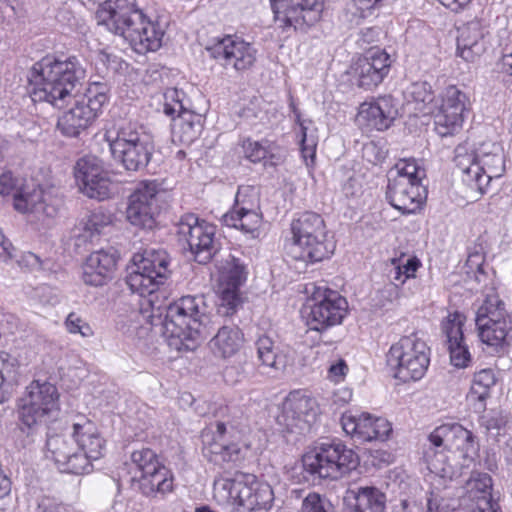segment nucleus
<instances>
[{
  "mask_svg": "<svg viewBox=\"0 0 512 512\" xmlns=\"http://www.w3.org/2000/svg\"><path fill=\"white\" fill-rule=\"evenodd\" d=\"M465 316L460 312L449 313L442 321V332L446 336L451 364L458 368L467 367L471 355L464 343L463 325Z\"/></svg>",
  "mask_w": 512,
  "mask_h": 512,
  "instance_id": "nucleus-31",
  "label": "nucleus"
},
{
  "mask_svg": "<svg viewBox=\"0 0 512 512\" xmlns=\"http://www.w3.org/2000/svg\"><path fill=\"white\" fill-rule=\"evenodd\" d=\"M65 325L70 333H79L83 337H89L93 334V331L89 324H87L79 315H77L74 312H71L67 316Z\"/></svg>",
  "mask_w": 512,
  "mask_h": 512,
  "instance_id": "nucleus-54",
  "label": "nucleus"
},
{
  "mask_svg": "<svg viewBox=\"0 0 512 512\" xmlns=\"http://www.w3.org/2000/svg\"><path fill=\"white\" fill-rule=\"evenodd\" d=\"M246 280L244 265L229 255L219 268L217 313L223 317L233 316L242 306L239 288Z\"/></svg>",
  "mask_w": 512,
  "mask_h": 512,
  "instance_id": "nucleus-18",
  "label": "nucleus"
},
{
  "mask_svg": "<svg viewBox=\"0 0 512 512\" xmlns=\"http://www.w3.org/2000/svg\"><path fill=\"white\" fill-rule=\"evenodd\" d=\"M492 486L489 474L472 472L457 507L447 510L448 506L439 503L436 498H428V512H498L499 505L492 498Z\"/></svg>",
  "mask_w": 512,
  "mask_h": 512,
  "instance_id": "nucleus-16",
  "label": "nucleus"
},
{
  "mask_svg": "<svg viewBox=\"0 0 512 512\" xmlns=\"http://www.w3.org/2000/svg\"><path fill=\"white\" fill-rule=\"evenodd\" d=\"M13 246L0 231V263H6L13 257Z\"/></svg>",
  "mask_w": 512,
  "mask_h": 512,
  "instance_id": "nucleus-59",
  "label": "nucleus"
},
{
  "mask_svg": "<svg viewBox=\"0 0 512 512\" xmlns=\"http://www.w3.org/2000/svg\"><path fill=\"white\" fill-rule=\"evenodd\" d=\"M170 262L165 250L145 249L133 256L125 282L133 293L142 297L152 295L170 277Z\"/></svg>",
  "mask_w": 512,
  "mask_h": 512,
  "instance_id": "nucleus-8",
  "label": "nucleus"
},
{
  "mask_svg": "<svg viewBox=\"0 0 512 512\" xmlns=\"http://www.w3.org/2000/svg\"><path fill=\"white\" fill-rule=\"evenodd\" d=\"M135 475L131 478V487L146 497L164 496L173 491L172 471L159 460L155 451L143 447L130 455Z\"/></svg>",
  "mask_w": 512,
  "mask_h": 512,
  "instance_id": "nucleus-11",
  "label": "nucleus"
},
{
  "mask_svg": "<svg viewBox=\"0 0 512 512\" xmlns=\"http://www.w3.org/2000/svg\"><path fill=\"white\" fill-rule=\"evenodd\" d=\"M397 116V109L390 96L380 97L373 102L361 104L358 121L366 122L378 131L388 129Z\"/></svg>",
  "mask_w": 512,
  "mask_h": 512,
  "instance_id": "nucleus-35",
  "label": "nucleus"
},
{
  "mask_svg": "<svg viewBox=\"0 0 512 512\" xmlns=\"http://www.w3.org/2000/svg\"><path fill=\"white\" fill-rule=\"evenodd\" d=\"M257 359L264 367L272 368L275 371H283L288 364L287 354L275 341L267 336L261 335L255 341Z\"/></svg>",
  "mask_w": 512,
  "mask_h": 512,
  "instance_id": "nucleus-39",
  "label": "nucleus"
},
{
  "mask_svg": "<svg viewBox=\"0 0 512 512\" xmlns=\"http://www.w3.org/2000/svg\"><path fill=\"white\" fill-rule=\"evenodd\" d=\"M269 146L268 156L263 160L264 167H277L285 160V152L275 144L268 141Z\"/></svg>",
  "mask_w": 512,
  "mask_h": 512,
  "instance_id": "nucleus-55",
  "label": "nucleus"
},
{
  "mask_svg": "<svg viewBox=\"0 0 512 512\" xmlns=\"http://www.w3.org/2000/svg\"><path fill=\"white\" fill-rule=\"evenodd\" d=\"M58 391L49 382L33 381L20 400L19 419L28 429L46 424L57 416Z\"/></svg>",
  "mask_w": 512,
  "mask_h": 512,
  "instance_id": "nucleus-15",
  "label": "nucleus"
},
{
  "mask_svg": "<svg viewBox=\"0 0 512 512\" xmlns=\"http://www.w3.org/2000/svg\"><path fill=\"white\" fill-rule=\"evenodd\" d=\"M75 438L64 434H48L46 440L47 457L51 458L58 468L65 473L85 474L88 462L85 457L77 456Z\"/></svg>",
  "mask_w": 512,
  "mask_h": 512,
  "instance_id": "nucleus-25",
  "label": "nucleus"
},
{
  "mask_svg": "<svg viewBox=\"0 0 512 512\" xmlns=\"http://www.w3.org/2000/svg\"><path fill=\"white\" fill-rule=\"evenodd\" d=\"M347 365L344 360H339L336 364H333L329 368V373L333 377L340 378L345 375Z\"/></svg>",
  "mask_w": 512,
  "mask_h": 512,
  "instance_id": "nucleus-64",
  "label": "nucleus"
},
{
  "mask_svg": "<svg viewBox=\"0 0 512 512\" xmlns=\"http://www.w3.org/2000/svg\"><path fill=\"white\" fill-rule=\"evenodd\" d=\"M411 94L413 95L415 101L418 102H431L433 100L432 92L430 91V86L427 83H415L412 85Z\"/></svg>",
  "mask_w": 512,
  "mask_h": 512,
  "instance_id": "nucleus-58",
  "label": "nucleus"
},
{
  "mask_svg": "<svg viewBox=\"0 0 512 512\" xmlns=\"http://www.w3.org/2000/svg\"><path fill=\"white\" fill-rule=\"evenodd\" d=\"M216 227L200 220L195 214L187 213L176 223V234L180 241L188 244L195 261L208 263L219 251L215 239Z\"/></svg>",
  "mask_w": 512,
  "mask_h": 512,
  "instance_id": "nucleus-17",
  "label": "nucleus"
},
{
  "mask_svg": "<svg viewBox=\"0 0 512 512\" xmlns=\"http://www.w3.org/2000/svg\"><path fill=\"white\" fill-rule=\"evenodd\" d=\"M341 424L347 435L360 442L385 441L392 432V425L387 419L365 412L345 413L342 415Z\"/></svg>",
  "mask_w": 512,
  "mask_h": 512,
  "instance_id": "nucleus-24",
  "label": "nucleus"
},
{
  "mask_svg": "<svg viewBox=\"0 0 512 512\" xmlns=\"http://www.w3.org/2000/svg\"><path fill=\"white\" fill-rule=\"evenodd\" d=\"M85 73L84 67L75 56L65 60L44 57L31 70V98L34 102H46L61 109L71 101L73 91L84 79Z\"/></svg>",
  "mask_w": 512,
  "mask_h": 512,
  "instance_id": "nucleus-3",
  "label": "nucleus"
},
{
  "mask_svg": "<svg viewBox=\"0 0 512 512\" xmlns=\"http://www.w3.org/2000/svg\"><path fill=\"white\" fill-rule=\"evenodd\" d=\"M316 401L308 396L290 395L283 403L277 423L290 433H304L315 422Z\"/></svg>",
  "mask_w": 512,
  "mask_h": 512,
  "instance_id": "nucleus-23",
  "label": "nucleus"
},
{
  "mask_svg": "<svg viewBox=\"0 0 512 512\" xmlns=\"http://www.w3.org/2000/svg\"><path fill=\"white\" fill-rule=\"evenodd\" d=\"M300 148L302 156L305 160H307L308 158H311L312 160L314 159L316 142L313 137L308 138L307 127H302Z\"/></svg>",
  "mask_w": 512,
  "mask_h": 512,
  "instance_id": "nucleus-56",
  "label": "nucleus"
},
{
  "mask_svg": "<svg viewBox=\"0 0 512 512\" xmlns=\"http://www.w3.org/2000/svg\"><path fill=\"white\" fill-rule=\"evenodd\" d=\"M353 6L359 13L360 17H367L371 11L384 5L382 0H352Z\"/></svg>",
  "mask_w": 512,
  "mask_h": 512,
  "instance_id": "nucleus-57",
  "label": "nucleus"
},
{
  "mask_svg": "<svg viewBox=\"0 0 512 512\" xmlns=\"http://www.w3.org/2000/svg\"><path fill=\"white\" fill-rule=\"evenodd\" d=\"M15 188V180L10 171H6L0 175V194L8 195Z\"/></svg>",
  "mask_w": 512,
  "mask_h": 512,
  "instance_id": "nucleus-60",
  "label": "nucleus"
},
{
  "mask_svg": "<svg viewBox=\"0 0 512 512\" xmlns=\"http://www.w3.org/2000/svg\"><path fill=\"white\" fill-rule=\"evenodd\" d=\"M109 224H111L110 215L100 209L85 215L72 230L75 247L80 248L93 243Z\"/></svg>",
  "mask_w": 512,
  "mask_h": 512,
  "instance_id": "nucleus-37",
  "label": "nucleus"
},
{
  "mask_svg": "<svg viewBox=\"0 0 512 512\" xmlns=\"http://www.w3.org/2000/svg\"><path fill=\"white\" fill-rule=\"evenodd\" d=\"M107 141L113 159L131 172L143 171L155 150L152 134L136 122L123 123L116 137H107Z\"/></svg>",
  "mask_w": 512,
  "mask_h": 512,
  "instance_id": "nucleus-7",
  "label": "nucleus"
},
{
  "mask_svg": "<svg viewBox=\"0 0 512 512\" xmlns=\"http://www.w3.org/2000/svg\"><path fill=\"white\" fill-rule=\"evenodd\" d=\"M444 447H435L429 442L424 450V460L431 473L440 477H448L453 473V467L448 461Z\"/></svg>",
  "mask_w": 512,
  "mask_h": 512,
  "instance_id": "nucleus-44",
  "label": "nucleus"
},
{
  "mask_svg": "<svg viewBox=\"0 0 512 512\" xmlns=\"http://www.w3.org/2000/svg\"><path fill=\"white\" fill-rule=\"evenodd\" d=\"M428 442L435 447L460 451L464 456L475 454L478 450L473 433L458 423L438 426L429 434Z\"/></svg>",
  "mask_w": 512,
  "mask_h": 512,
  "instance_id": "nucleus-29",
  "label": "nucleus"
},
{
  "mask_svg": "<svg viewBox=\"0 0 512 512\" xmlns=\"http://www.w3.org/2000/svg\"><path fill=\"white\" fill-rule=\"evenodd\" d=\"M58 200L41 187H25L14 194V208L21 213L34 215L38 221L51 219L57 215Z\"/></svg>",
  "mask_w": 512,
  "mask_h": 512,
  "instance_id": "nucleus-26",
  "label": "nucleus"
},
{
  "mask_svg": "<svg viewBox=\"0 0 512 512\" xmlns=\"http://www.w3.org/2000/svg\"><path fill=\"white\" fill-rule=\"evenodd\" d=\"M217 417L202 432V454L208 462L228 470L238 466L246 456V448L238 443L243 433L242 416L236 409L223 407Z\"/></svg>",
  "mask_w": 512,
  "mask_h": 512,
  "instance_id": "nucleus-4",
  "label": "nucleus"
},
{
  "mask_svg": "<svg viewBox=\"0 0 512 512\" xmlns=\"http://www.w3.org/2000/svg\"><path fill=\"white\" fill-rule=\"evenodd\" d=\"M260 209V191L255 186L243 185L238 188L235 204L231 211H258Z\"/></svg>",
  "mask_w": 512,
  "mask_h": 512,
  "instance_id": "nucleus-46",
  "label": "nucleus"
},
{
  "mask_svg": "<svg viewBox=\"0 0 512 512\" xmlns=\"http://www.w3.org/2000/svg\"><path fill=\"white\" fill-rule=\"evenodd\" d=\"M393 376L402 382L420 380L430 363V349L416 333L403 336L393 344L386 356Z\"/></svg>",
  "mask_w": 512,
  "mask_h": 512,
  "instance_id": "nucleus-12",
  "label": "nucleus"
},
{
  "mask_svg": "<svg viewBox=\"0 0 512 512\" xmlns=\"http://www.w3.org/2000/svg\"><path fill=\"white\" fill-rule=\"evenodd\" d=\"M390 64V56L384 50L368 51L353 67L357 85L366 90L378 86L388 74Z\"/></svg>",
  "mask_w": 512,
  "mask_h": 512,
  "instance_id": "nucleus-28",
  "label": "nucleus"
},
{
  "mask_svg": "<svg viewBox=\"0 0 512 512\" xmlns=\"http://www.w3.org/2000/svg\"><path fill=\"white\" fill-rule=\"evenodd\" d=\"M263 220L261 210L258 211H229L223 215V224L240 229L242 232L251 234L253 238L258 235V230Z\"/></svg>",
  "mask_w": 512,
  "mask_h": 512,
  "instance_id": "nucleus-41",
  "label": "nucleus"
},
{
  "mask_svg": "<svg viewBox=\"0 0 512 512\" xmlns=\"http://www.w3.org/2000/svg\"><path fill=\"white\" fill-rule=\"evenodd\" d=\"M309 295L306 320L311 330L323 331L339 325L348 313V302L339 292L324 284L310 283L306 286Z\"/></svg>",
  "mask_w": 512,
  "mask_h": 512,
  "instance_id": "nucleus-13",
  "label": "nucleus"
},
{
  "mask_svg": "<svg viewBox=\"0 0 512 512\" xmlns=\"http://www.w3.org/2000/svg\"><path fill=\"white\" fill-rule=\"evenodd\" d=\"M151 326H160L168 346L178 352L193 351L213 332L203 295H187L169 304L164 316H148Z\"/></svg>",
  "mask_w": 512,
  "mask_h": 512,
  "instance_id": "nucleus-1",
  "label": "nucleus"
},
{
  "mask_svg": "<svg viewBox=\"0 0 512 512\" xmlns=\"http://www.w3.org/2000/svg\"><path fill=\"white\" fill-rule=\"evenodd\" d=\"M495 383L494 373L490 369H483L474 375L467 398L475 411L485 410L486 400L490 397V390Z\"/></svg>",
  "mask_w": 512,
  "mask_h": 512,
  "instance_id": "nucleus-40",
  "label": "nucleus"
},
{
  "mask_svg": "<svg viewBox=\"0 0 512 512\" xmlns=\"http://www.w3.org/2000/svg\"><path fill=\"white\" fill-rule=\"evenodd\" d=\"M73 438H75L78 447V456H83L88 462L89 469L85 470V474L93 471L92 462L102 457L105 449V440L101 437L98 429L89 420H84L83 423L73 424Z\"/></svg>",
  "mask_w": 512,
  "mask_h": 512,
  "instance_id": "nucleus-33",
  "label": "nucleus"
},
{
  "mask_svg": "<svg viewBox=\"0 0 512 512\" xmlns=\"http://www.w3.org/2000/svg\"><path fill=\"white\" fill-rule=\"evenodd\" d=\"M475 324L481 341L503 352L512 343V314L495 292L487 294L476 311Z\"/></svg>",
  "mask_w": 512,
  "mask_h": 512,
  "instance_id": "nucleus-10",
  "label": "nucleus"
},
{
  "mask_svg": "<svg viewBox=\"0 0 512 512\" xmlns=\"http://www.w3.org/2000/svg\"><path fill=\"white\" fill-rule=\"evenodd\" d=\"M116 262L114 252L98 250L91 253L83 266L84 283L95 287L103 286L112 278Z\"/></svg>",
  "mask_w": 512,
  "mask_h": 512,
  "instance_id": "nucleus-34",
  "label": "nucleus"
},
{
  "mask_svg": "<svg viewBox=\"0 0 512 512\" xmlns=\"http://www.w3.org/2000/svg\"><path fill=\"white\" fill-rule=\"evenodd\" d=\"M292 242L286 246L287 254L307 264L329 258L335 243L328 237L324 219L315 212H304L293 219L290 225Z\"/></svg>",
  "mask_w": 512,
  "mask_h": 512,
  "instance_id": "nucleus-6",
  "label": "nucleus"
},
{
  "mask_svg": "<svg viewBox=\"0 0 512 512\" xmlns=\"http://www.w3.org/2000/svg\"><path fill=\"white\" fill-rule=\"evenodd\" d=\"M304 470L312 476L337 480L356 469L359 457L341 441L324 442L302 457Z\"/></svg>",
  "mask_w": 512,
  "mask_h": 512,
  "instance_id": "nucleus-9",
  "label": "nucleus"
},
{
  "mask_svg": "<svg viewBox=\"0 0 512 512\" xmlns=\"http://www.w3.org/2000/svg\"><path fill=\"white\" fill-rule=\"evenodd\" d=\"M388 177L405 178L411 180V182L421 183L423 177H425V170L417 164L415 159H404L395 165Z\"/></svg>",
  "mask_w": 512,
  "mask_h": 512,
  "instance_id": "nucleus-49",
  "label": "nucleus"
},
{
  "mask_svg": "<svg viewBox=\"0 0 512 512\" xmlns=\"http://www.w3.org/2000/svg\"><path fill=\"white\" fill-rule=\"evenodd\" d=\"M268 140L258 142L250 139L243 142V152L245 158L253 163L263 162L268 156L269 146Z\"/></svg>",
  "mask_w": 512,
  "mask_h": 512,
  "instance_id": "nucleus-51",
  "label": "nucleus"
},
{
  "mask_svg": "<svg viewBox=\"0 0 512 512\" xmlns=\"http://www.w3.org/2000/svg\"><path fill=\"white\" fill-rule=\"evenodd\" d=\"M178 121L174 136L178 137L179 141L183 144H192L202 132V115L189 111L179 116Z\"/></svg>",
  "mask_w": 512,
  "mask_h": 512,
  "instance_id": "nucleus-43",
  "label": "nucleus"
},
{
  "mask_svg": "<svg viewBox=\"0 0 512 512\" xmlns=\"http://www.w3.org/2000/svg\"><path fill=\"white\" fill-rule=\"evenodd\" d=\"M104 171L100 160L93 156H85L77 160L74 166V177L80 188Z\"/></svg>",
  "mask_w": 512,
  "mask_h": 512,
  "instance_id": "nucleus-45",
  "label": "nucleus"
},
{
  "mask_svg": "<svg viewBox=\"0 0 512 512\" xmlns=\"http://www.w3.org/2000/svg\"><path fill=\"white\" fill-rule=\"evenodd\" d=\"M275 19L285 26L305 29L317 23L322 15L323 0H270Z\"/></svg>",
  "mask_w": 512,
  "mask_h": 512,
  "instance_id": "nucleus-21",
  "label": "nucleus"
},
{
  "mask_svg": "<svg viewBox=\"0 0 512 512\" xmlns=\"http://www.w3.org/2000/svg\"><path fill=\"white\" fill-rule=\"evenodd\" d=\"M209 57L215 59L225 68L231 67L236 71L250 69L256 61V49L249 42L236 35H226L216 38L205 47Z\"/></svg>",
  "mask_w": 512,
  "mask_h": 512,
  "instance_id": "nucleus-19",
  "label": "nucleus"
},
{
  "mask_svg": "<svg viewBox=\"0 0 512 512\" xmlns=\"http://www.w3.org/2000/svg\"><path fill=\"white\" fill-rule=\"evenodd\" d=\"M223 376L227 383L234 384L240 381L243 373L235 366H227L223 371Z\"/></svg>",
  "mask_w": 512,
  "mask_h": 512,
  "instance_id": "nucleus-62",
  "label": "nucleus"
},
{
  "mask_svg": "<svg viewBox=\"0 0 512 512\" xmlns=\"http://www.w3.org/2000/svg\"><path fill=\"white\" fill-rule=\"evenodd\" d=\"M274 502L272 487L260 482L253 474L245 475V484L238 506L246 511L269 510Z\"/></svg>",
  "mask_w": 512,
  "mask_h": 512,
  "instance_id": "nucleus-36",
  "label": "nucleus"
},
{
  "mask_svg": "<svg viewBox=\"0 0 512 512\" xmlns=\"http://www.w3.org/2000/svg\"><path fill=\"white\" fill-rule=\"evenodd\" d=\"M245 475H237L234 479L223 477L215 479L213 484L214 496L220 502L238 506L245 484Z\"/></svg>",
  "mask_w": 512,
  "mask_h": 512,
  "instance_id": "nucleus-42",
  "label": "nucleus"
},
{
  "mask_svg": "<svg viewBox=\"0 0 512 512\" xmlns=\"http://www.w3.org/2000/svg\"><path fill=\"white\" fill-rule=\"evenodd\" d=\"M488 31L481 20L473 19L458 27L456 55L466 62H474L487 49Z\"/></svg>",
  "mask_w": 512,
  "mask_h": 512,
  "instance_id": "nucleus-30",
  "label": "nucleus"
},
{
  "mask_svg": "<svg viewBox=\"0 0 512 512\" xmlns=\"http://www.w3.org/2000/svg\"><path fill=\"white\" fill-rule=\"evenodd\" d=\"M111 186L112 182L107 172L103 171L97 178L81 186L79 190L91 199L102 201L111 196Z\"/></svg>",
  "mask_w": 512,
  "mask_h": 512,
  "instance_id": "nucleus-47",
  "label": "nucleus"
},
{
  "mask_svg": "<svg viewBox=\"0 0 512 512\" xmlns=\"http://www.w3.org/2000/svg\"><path fill=\"white\" fill-rule=\"evenodd\" d=\"M300 512H333V507L328 499L311 492L303 499Z\"/></svg>",
  "mask_w": 512,
  "mask_h": 512,
  "instance_id": "nucleus-52",
  "label": "nucleus"
},
{
  "mask_svg": "<svg viewBox=\"0 0 512 512\" xmlns=\"http://www.w3.org/2000/svg\"><path fill=\"white\" fill-rule=\"evenodd\" d=\"M397 512H423V509L413 500L401 499L400 508Z\"/></svg>",
  "mask_w": 512,
  "mask_h": 512,
  "instance_id": "nucleus-63",
  "label": "nucleus"
},
{
  "mask_svg": "<svg viewBox=\"0 0 512 512\" xmlns=\"http://www.w3.org/2000/svg\"><path fill=\"white\" fill-rule=\"evenodd\" d=\"M98 24L123 37L138 53L161 47L163 31L151 22L136 0H107L97 10Z\"/></svg>",
  "mask_w": 512,
  "mask_h": 512,
  "instance_id": "nucleus-2",
  "label": "nucleus"
},
{
  "mask_svg": "<svg viewBox=\"0 0 512 512\" xmlns=\"http://www.w3.org/2000/svg\"><path fill=\"white\" fill-rule=\"evenodd\" d=\"M453 160L463 183L480 195L492 179L501 177L505 171L504 151L498 143H483L477 151L468 143L459 144Z\"/></svg>",
  "mask_w": 512,
  "mask_h": 512,
  "instance_id": "nucleus-5",
  "label": "nucleus"
},
{
  "mask_svg": "<svg viewBox=\"0 0 512 512\" xmlns=\"http://www.w3.org/2000/svg\"><path fill=\"white\" fill-rule=\"evenodd\" d=\"M426 195L422 183L411 182L405 178L388 177L386 198L389 203L403 214L416 212Z\"/></svg>",
  "mask_w": 512,
  "mask_h": 512,
  "instance_id": "nucleus-27",
  "label": "nucleus"
},
{
  "mask_svg": "<svg viewBox=\"0 0 512 512\" xmlns=\"http://www.w3.org/2000/svg\"><path fill=\"white\" fill-rule=\"evenodd\" d=\"M480 426L493 437H498L505 432L507 416L502 411L490 410L479 419Z\"/></svg>",
  "mask_w": 512,
  "mask_h": 512,
  "instance_id": "nucleus-50",
  "label": "nucleus"
},
{
  "mask_svg": "<svg viewBox=\"0 0 512 512\" xmlns=\"http://www.w3.org/2000/svg\"><path fill=\"white\" fill-rule=\"evenodd\" d=\"M163 112L170 117L183 115L190 110L185 104V93L177 88H168L163 93Z\"/></svg>",
  "mask_w": 512,
  "mask_h": 512,
  "instance_id": "nucleus-48",
  "label": "nucleus"
},
{
  "mask_svg": "<svg viewBox=\"0 0 512 512\" xmlns=\"http://www.w3.org/2000/svg\"><path fill=\"white\" fill-rule=\"evenodd\" d=\"M16 374L15 359L9 354H0V403L4 401L3 386L14 379Z\"/></svg>",
  "mask_w": 512,
  "mask_h": 512,
  "instance_id": "nucleus-53",
  "label": "nucleus"
},
{
  "mask_svg": "<svg viewBox=\"0 0 512 512\" xmlns=\"http://www.w3.org/2000/svg\"><path fill=\"white\" fill-rule=\"evenodd\" d=\"M159 185L155 181L141 182L129 196L126 218L130 224L142 229H152L159 213Z\"/></svg>",
  "mask_w": 512,
  "mask_h": 512,
  "instance_id": "nucleus-20",
  "label": "nucleus"
},
{
  "mask_svg": "<svg viewBox=\"0 0 512 512\" xmlns=\"http://www.w3.org/2000/svg\"><path fill=\"white\" fill-rule=\"evenodd\" d=\"M402 267L405 279L415 277L417 269L420 267V261L416 257L407 259L405 264H399Z\"/></svg>",
  "mask_w": 512,
  "mask_h": 512,
  "instance_id": "nucleus-61",
  "label": "nucleus"
},
{
  "mask_svg": "<svg viewBox=\"0 0 512 512\" xmlns=\"http://www.w3.org/2000/svg\"><path fill=\"white\" fill-rule=\"evenodd\" d=\"M386 497L373 486L350 485L343 495L344 512H384Z\"/></svg>",
  "mask_w": 512,
  "mask_h": 512,
  "instance_id": "nucleus-32",
  "label": "nucleus"
},
{
  "mask_svg": "<svg viewBox=\"0 0 512 512\" xmlns=\"http://www.w3.org/2000/svg\"><path fill=\"white\" fill-rule=\"evenodd\" d=\"M108 91L105 83H91L85 95L58 118V130L66 137L79 136L101 113Z\"/></svg>",
  "mask_w": 512,
  "mask_h": 512,
  "instance_id": "nucleus-14",
  "label": "nucleus"
},
{
  "mask_svg": "<svg viewBox=\"0 0 512 512\" xmlns=\"http://www.w3.org/2000/svg\"><path fill=\"white\" fill-rule=\"evenodd\" d=\"M243 341V333L236 325H223L218 328L217 333L210 340L209 346L214 355L225 359L238 353Z\"/></svg>",
  "mask_w": 512,
  "mask_h": 512,
  "instance_id": "nucleus-38",
  "label": "nucleus"
},
{
  "mask_svg": "<svg viewBox=\"0 0 512 512\" xmlns=\"http://www.w3.org/2000/svg\"><path fill=\"white\" fill-rule=\"evenodd\" d=\"M467 102L466 94L456 86L445 89L440 110L434 117L435 130L440 136L445 137L460 131Z\"/></svg>",
  "mask_w": 512,
  "mask_h": 512,
  "instance_id": "nucleus-22",
  "label": "nucleus"
}]
</instances>
